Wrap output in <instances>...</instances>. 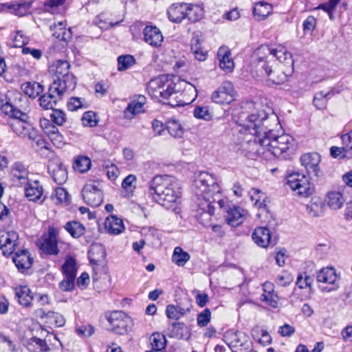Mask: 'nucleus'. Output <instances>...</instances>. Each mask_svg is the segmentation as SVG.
<instances>
[{"label": "nucleus", "instance_id": "obj_28", "mask_svg": "<svg viewBox=\"0 0 352 352\" xmlns=\"http://www.w3.org/2000/svg\"><path fill=\"white\" fill-rule=\"evenodd\" d=\"M105 257V250L101 245H94L89 251V262L94 266H98L101 263H104Z\"/></svg>", "mask_w": 352, "mask_h": 352}, {"label": "nucleus", "instance_id": "obj_47", "mask_svg": "<svg viewBox=\"0 0 352 352\" xmlns=\"http://www.w3.org/2000/svg\"><path fill=\"white\" fill-rule=\"evenodd\" d=\"M12 173L14 178L18 181H25L28 178V171L25 166L21 162H16L12 170Z\"/></svg>", "mask_w": 352, "mask_h": 352}, {"label": "nucleus", "instance_id": "obj_58", "mask_svg": "<svg viewBox=\"0 0 352 352\" xmlns=\"http://www.w3.org/2000/svg\"><path fill=\"white\" fill-rule=\"evenodd\" d=\"M194 116L198 119L204 120H210L212 118L208 107H197L194 109Z\"/></svg>", "mask_w": 352, "mask_h": 352}, {"label": "nucleus", "instance_id": "obj_45", "mask_svg": "<svg viewBox=\"0 0 352 352\" xmlns=\"http://www.w3.org/2000/svg\"><path fill=\"white\" fill-rule=\"evenodd\" d=\"M48 333V340H45V352H62L60 342L52 333Z\"/></svg>", "mask_w": 352, "mask_h": 352}, {"label": "nucleus", "instance_id": "obj_24", "mask_svg": "<svg viewBox=\"0 0 352 352\" xmlns=\"http://www.w3.org/2000/svg\"><path fill=\"white\" fill-rule=\"evenodd\" d=\"M94 271L92 280L94 288L98 292H106L109 289L111 283V276L106 272L99 275L96 272V267H94Z\"/></svg>", "mask_w": 352, "mask_h": 352}, {"label": "nucleus", "instance_id": "obj_38", "mask_svg": "<svg viewBox=\"0 0 352 352\" xmlns=\"http://www.w3.org/2000/svg\"><path fill=\"white\" fill-rule=\"evenodd\" d=\"M25 196L30 201L38 199L43 193L42 187L38 186V182L34 181L33 183H28L25 188Z\"/></svg>", "mask_w": 352, "mask_h": 352}, {"label": "nucleus", "instance_id": "obj_51", "mask_svg": "<svg viewBox=\"0 0 352 352\" xmlns=\"http://www.w3.org/2000/svg\"><path fill=\"white\" fill-rule=\"evenodd\" d=\"M30 6V3L21 1L19 2L12 4L10 6V8L16 15L23 16L27 13Z\"/></svg>", "mask_w": 352, "mask_h": 352}, {"label": "nucleus", "instance_id": "obj_29", "mask_svg": "<svg viewBox=\"0 0 352 352\" xmlns=\"http://www.w3.org/2000/svg\"><path fill=\"white\" fill-rule=\"evenodd\" d=\"M325 206L319 197H313L307 205V212L311 217H321L324 214Z\"/></svg>", "mask_w": 352, "mask_h": 352}, {"label": "nucleus", "instance_id": "obj_32", "mask_svg": "<svg viewBox=\"0 0 352 352\" xmlns=\"http://www.w3.org/2000/svg\"><path fill=\"white\" fill-rule=\"evenodd\" d=\"M345 201L343 195L338 191L329 192L327 195V205L333 210L340 209L343 206Z\"/></svg>", "mask_w": 352, "mask_h": 352}, {"label": "nucleus", "instance_id": "obj_15", "mask_svg": "<svg viewBox=\"0 0 352 352\" xmlns=\"http://www.w3.org/2000/svg\"><path fill=\"white\" fill-rule=\"evenodd\" d=\"M10 126L13 132L22 138L28 137L34 140L36 138V131L26 120H12Z\"/></svg>", "mask_w": 352, "mask_h": 352}, {"label": "nucleus", "instance_id": "obj_44", "mask_svg": "<svg viewBox=\"0 0 352 352\" xmlns=\"http://www.w3.org/2000/svg\"><path fill=\"white\" fill-rule=\"evenodd\" d=\"M45 135H47L52 143L59 147L62 142V135L57 131L56 127L51 124H45Z\"/></svg>", "mask_w": 352, "mask_h": 352}, {"label": "nucleus", "instance_id": "obj_46", "mask_svg": "<svg viewBox=\"0 0 352 352\" xmlns=\"http://www.w3.org/2000/svg\"><path fill=\"white\" fill-rule=\"evenodd\" d=\"M91 160L89 157L85 156L78 157L73 164V168L75 170L79 173H84L88 170L91 167Z\"/></svg>", "mask_w": 352, "mask_h": 352}, {"label": "nucleus", "instance_id": "obj_42", "mask_svg": "<svg viewBox=\"0 0 352 352\" xmlns=\"http://www.w3.org/2000/svg\"><path fill=\"white\" fill-rule=\"evenodd\" d=\"M168 133L174 138H182L184 134V129L182 124L175 119H169L166 123Z\"/></svg>", "mask_w": 352, "mask_h": 352}, {"label": "nucleus", "instance_id": "obj_57", "mask_svg": "<svg viewBox=\"0 0 352 352\" xmlns=\"http://www.w3.org/2000/svg\"><path fill=\"white\" fill-rule=\"evenodd\" d=\"M330 152L331 156L334 158L341 157L350 159L352 157V153H349L348 151H346L343 146H332L330 149Z\"/></svg>", "mask_w": 352, "mask_h": 352}, {"label": "nucleus", "instance_id": "obj_7", "mask_svg": "<svg viewBox=\"0 0 352 352\" xmlns=\"http://www.w3.org/2000/svg\"><path fill=\"white\" fill-rule=\"evenodd\" d=\"M107 319L111 330L116 334L124 335L131 330L132 320L123 311H112L107 316Z\"/></svg>", "mask_w": 352, "mask_h": 352}, {"label": "nucleus", "instance_id": "obj_3", "mask_svg": "<svg viewBox=\"0 0 352 352\" xmlns=\"http://www.w3.org/2000/svg\"><path fill=\"white\" fill-rule=\"evenodd\" d=\"M192 187L197 206L203 212L211 216L214 212V204L223 208L221 188L214 175L205 171L199 172L195 176Z\"/></svg>", "mask_w": 352, "mask_h": 352}, {"label": "nucleus", "instance_id": "obj_16", "mask_svg": "<svg viewBox=\"0 0 352 352\" xmlns=\"http://www.w3.org/2000/svg\"><path fill=\"white\" fill-rule=\"evenodd\" d=\"M19 235L14 231L2 234L0 237V249L3 255H10L13 253L18 241Z\"/></svg>", "mask_w": 352, "mask_h": 352}, {"label": "nucleus", "instance_id": "obj_50", "mask_svg": "<svg viewBox=\"0 0 352 352\" xmlns=\"http://www.w3.org/2000/svg\"><path fill=\"white\" fill-rule=\"evenodd\" d=\"M69 194L67 190L62 187H57L55 188L54 192L50 196V199L54 204H58L63 202H66L68 199Z\"/></svg>", "mask_w": 352, "mask_h": 352}, {"label": "nucleus", "instance_id": "obj_9", "mask_svg": "<svg viewBox=\"0 0 352 352\" xmlns=\"http://www.w3.org/2000/svg\"><path fill=\"white\" fill-rule=\"evenodd\" d=\"M287 184L292 190L296 192L300 196L307 197L312 193L308 179L299 173L290 174L287 177Z\"/></svg>", "mask_w": 352, "mask_h": 352}, {"label": "nucleus", "instance_id": "obj_8", "mask_svg": "<svg viewBox=\"0 0 352 352\" xmlns=\"http://www.w3.org/2000/svg\"><path fill=\"white\" fill-rule=\"evenodd\" d=\"M84 201L92 207L99 206L103 201V192L100 183L93 182L86 184L82 190Z\"/></svg>", "mask_w": 352, "mask_h": 352}, {"label": "nucleus", "instance_id": "obj_23", "mask_svg": "<svg viewBox=\"0 0 352 352\" xmlns=\"http://www.w3.org/2000/svg\"><path fill=\"white\" fill-rule=\"evenodd\" d=\"M146 98L139 95L136 99L130 102L124 111V116L126 119H132L135 115L143 112V107L146 103Z\"/></svg>", "mask_w": 352, "mask_h": 352}, {"label": "nucleus", "instance_id": "obj_33", "mask_svg": "<svg viewBox=\"0 0 352 352\" xmlns=\"http://www.w3.org/2000/svg\"><path fill=\"white\" fill-rule=\"evenodd\" d=\"M191 52L199 61H204L207 58L208 52L201 47L198 35L194 36L191 40Z\"/></svg>", "mask_w": 352, "mask_h": 352}, {"label": "nucleus", "instance_id": "obj_49", "mask_svg": "<svg viewBox=\"0 0 352 352\" xmlns=\"http://www.w3.org/2000/svg\"><path fill=\"white\" fill-rule=\"evenodd\" d=\"M135 58L129 54L121 55L118 58V70L125 71L135 65Z\"/></svg>", "mask_w": 352, "mask_h": 352}, {"label": "nucleus", "instance_id": "obj_61", "mask_svg": "<svg viewBox=\"0 0 352 352\" xmlns=\"http://www.w3.org/2000/svg\"><path fill=\"white\" fill-rule=\"evenodd\" d=\"M0 352H16L12 342L5 337H0Z\"/></svg>", "mask_w": 352, "mask_h": 352}, {"label": "nucleus", "instance_id": "obj_52", "mask_svg": "<svg viewBox=\"0 0 352 352\" xmlns=\"http://www.w3.org/2000/svg\"><path fill=\"white\" fill-rule=\"evenodd\" d=\"M329 92L324 93L323 91L317 92L314 98L313 103L314 105L318 109H324L327 107V96Z\"/></svg>", "mask_w": 352, "mask_h": 352}, {"label": "nucleus", "instance_id": "obj_6", "mask_svg": "<svg viewBox=\"0 0 352 352\" xmlns=\"http://www.w3.org/2000/svg\"><path fill=\"white\" fill-rule=\"evenodd\" d=\"M148 94L158 100H168L166 102L171 107L184 106L186 103L182 100H175L177 98L179 89L173 81L164 80L163 78H155L151 80L146 86Z\"/></svg>", "mask_w": 352, "mask_h": 352}, {"label": "nucleus", "instance_id": "obj_37", "mask_svg": "<svg viewBox=\"0 0 352 352\" xmlns=\"http://www.w3.org/2000/svg\"><path fill=\"white\" fill-rule=\"evenodd\" d=\"M190 256L187 252L184 251L181 247H175L172 255V261L179 267L184 266L186 263L190 260Z\"/></svg>", "mask_w": 352, "mask_h": 352}, {"label": "nucleus", "instance_id": "obj_40", "mask_svg": "<svg viewBox=\"0 0 352 352\" xmlns=\"http://www.w3.org/2000/svg\"><path fill=\"white\" fill-rule=\"evenodd\" d=\"M21 89L23 92L30 98H36L43 91V85L38 82H25L22 85Z\"/></svg>", "mask_w": 352, "mask_h": 352}, {"label": "nucleus", "instance_id": "obj_39", "mask_svg": "<svg viewBox=\"0 0 352 352\" xmlns=\"http://www.w3.org/2000/svg\"><path fill=\"white\" fill-rule=\"evenodd\" d=\"M65 322L64 317L59 313L49 311L45 314V324H47L50 328L63 327Z\"/></svg>", "mask_w": 352, "mask_h": 352}, {"label": "nucleus", "instance_id": "obj_30", "mask_svg": "<svg viewBox=\"0 0 352 352\" xmlns=\"http://www.w3.org/2000/svg\"><path fill=\"white\" fill-rule=\"evenodd\" d=\"M189 307H184L180 305H168L166 308V315L168 318L178 320L190 312Z\"/></svg>", "mask_w": 352, "mask_h": 352}, {"label": "nucleus", "instance_id": "obj_13", "mask_svg": "<svg viewBox=\"0 0 352 352\" xmlns=\"http://www.w3.org/2000/svg\"><path fill=\"white\" fill-rule=\"evenodd\" d=\"M320 155L316 152L304 154L300 157L302 166L305 167L307 174L311 177L318 178L319 177L320 173Z\"/></svg>", "mask_w": 352, "mask_h": 352}, {"label": "nucleus", "instance_id": "obj_1", "mask_svg": "<svg viewBox=\"0 0 352 352\" xmlns=\"http://www.w3.org/2000/svg\"><path fill=\"white\" fill-rule=\"evenodd\" d=\"M267 110L258 109L245 120H241L240 131L252 135V138L248 140L243 146L248 150L252 157L270 151L276 157L288 159L294 151V139L287 133L278 135L271 129L272 125H278V117L271 109L267 108Z\"/></svg>", "mask_w": 352, "mask_h": 352}, {"label": "nucleus", "instance_id": "obj_4", "mask_svg": "<svg viewBox=\"0 0 352 352\" xmlns=\"http://www.w3.org/2000/svg\"><path fill=\"white\" fill-rule=\"evenodd\" d=\"M148 191L155 202L168 209L182 196L179 180L168 175L153 177L149 182Z\"/></svg>", "mask_w": 352, "mask_h": 352}, {"label": "nucleus", "instance_id": "obj_31", "mask_svg": "<svg viewBox=\"0 0 352 352\" xmlns=\"http://www.w3.org/2000/svg\"><path fill=\"white\" fill-rule=\"evenodd\" d=\"M50 30L52 36L60 41H67L72 36L70 29H66L61 22H59L57 25H50Z\"/></svg>", "mask_w": 352, "mask_h": 352}, {"label": "nucleus", "instance_id": "obj_14", "mask_svg": "<svg viewBox=\"0 0 352 352\" xmlns=\"http://www.w3.org/2000/svg\"><path fill=\"white\" fill-rule=\"evenodd\" d=\"M316 279L318 282L333 285L331 288H324L323 292H330L337 289L339 286L337 285V274L333 267H324L317 272Z\"/></svg>", "mask_w": 352, "mask_h": 352}, {"label": "nucleus", "instance_id": "obj_35", "mask_svg": "<svg viewBox=\"0 0 352 352\" xmlns=\"http://www.w3.org/2000/svg\"><path fill=\"white\" fill-rule=\"evenodd\" d=\"M15 294L19 302L25 307L29 306L30 302L33 300L30 289L26 286L16 287Z\"/></svg>", "mask_w": 352, "mask_h": 352}, {"label": "nucleus", "instance_id": "obj_10", "mask_svg": "<svg viewBox=\"0 0 352 352\" xmlns=\"http://www.w3.org/2000/svg\"><path fill=\"white\" fill-rule=\"evenodd\" d=\"M194 9L199 8L187 3H173L167 10L168 19L173 23H181L184 19L192 20L190 13Z\"/></svg>", "mask_w": 352, "mask_h": 352}, {"label": "nucleus", "instance_id": "obj_41", "mask_svg": "<svg viewBox=\"0 0 352 352\" xmlns=\"http://www.w3.org/2000/svg\"><path fill=\"white\" fill-rule=\"evenodd\" d=\"M62 272L65 277L76 278L77 272L76 260L72 257H67L62 266Z\"/></svg>", "mask_w": 352, "mask_h": 352}, {"label": "nucleus", "instance_id": "obj_26", "mask_svg": "<svg viewBox=\"0 0 352 352\" xmlns=\"http://www.w3.org/2000/svg\"><path fill=\"white\" fill-rule=\"evenodd\" d=\"M50 100L45 103V109H50L49 113H45V115L49 116L50 118L51 121L57 124V125H62L66 120L65 119V115L64 112L60 109H54V107L56 104L57 102L59 100H58L54 104V99L49 98Z\"/></svg>", "mask_w": 352, "mask_h": 352}, {"label": "nucleus", "instance_id": "obj_11", "mask_svg": "<svg viewBox=\"0 0 352 352\" xmlns=\"http://www.w3.org/2000/svg\"><path fill=\"white\" fill-rule=\"evenodd\" d=\"M47 170L53 181L58 185L63 184L67 179V172L66 168L62 164L57 157H54L50 153Z\"/></svg>", "mask_w": 352, "mask_h": 352}, {"label": "nucleus", "instance_id": "obj_18", "mask_svg": "<svg viewBox=\"0 0 352 352\" xmlns=\"http://www.w3.org/2000/svg\"><path fill=\"white\" fill-rule=\"evenodd\" d=\"M104 231L111 235H118L124 230V226L122 219L116 215H111L106 218Z\"/></svg>", "mask_w": 352, "mask_h": 352}, {"label": "nucleus", "instance_id": "obj_63", "mask_svg": "<svg viewBox=\"0 0 352 352\" xmlns=\"http://www.w3.org/2000/svg\"><path fill=\"white\" fill-rule=\"evenodd\" d=\"M342 146L348 153H352V131L344 134L341 137Z\"/></svg>", "mask_w": 352, "mask_h": 352}, {"label": "nucleus", "instance_id": "obj_59", "mask_svg": "<svg viewBox=\"0 0 352 352\" xmlns=\"http://www.w3.org/2000/svg\"><path fill=\"white\" fill-rule=\"evenodd\" d=\"M6 108L10 109V116L13 118V120H27V114L23 113L21 110L15 108L11 104L7 102Z\"/></svg>", "mask_w": 352, "mask_h": 352}, {"label": "nucleus", "instance_id": "obj_62", "mask_svg": "<svg viewBox=\"0 0 352 352\" xmlns=\"http://www.w3.org/2000/svg\"><path fill=\"white\" fill-rule=\"evenodd\" d=\"M82 99L81 98L73 97L69 99L67 102V108L71 111H77L82 108Z\"/></svg>", "mask_w": 352, "mask_h": 352}, {"label": "nucleus", "instance_id": "obj_27", "mask_svg": "<svg viewBox=\"0 0 352 352\" xmlns=\"http://www.w3.org/2000/svg\"><path fill=\"white\" fill-rule=\"evenodd\" d=\"M252 239L257 245L261 248L267 247L271 239L269 229L265 227L256 228L252 234Z\"/></svg>", "mask_w": 352, "mask_h": 352}, {"label": "nucleus", "instance_id": "obj_54", "mask_svg": "<svg viewBox=\"0 0 352 352\" xmlns=\"http://www.w3.org/2000/svg\"><path fill=\"white\" fill-rule=\"evenodd\" d=\"M82 124L85 126L93 127L97 125L96 115L93 111H87L83 113L81 118Z\"/></svg>", "mask_w": 352, "mask_h": 352}, {"label": "nucleus", "instance_id": "obj_64", "mask_svg": "<svg viewBox=\"0 0 352 352\" xmlns=\"http://www.w3.org/2000/svg\"><path fill=\"white\" fill-rule=\"evenodd\" d=\"M29 41L28 38L23 33L22 31H16L14 37V43L15 47H22L26 45Z\"/></svg>", "mask_w": 352, "mask_h": 352}, {"label": "nucleus", "instance_id": "obj_60", "mask_svg": "<svg viewBox=\"0 0 352 352\" xmlns=\"http://www.w3.org/2000/svg\"><path fill=\"white\" fill-rule=\"evenodd\" d=\"M66 0H48L45 3V12L52 14L58 12V8L64 4Z\"/></svg>", "mask_w": 352, "mask_h": 352}, {"label": "nucleus", "instance_id": "obj_53", "mask_svg": "<svg viewBox=\"0 0 352 352\" xmlns=\"http://www.w3.org/2000/svg\"><path fill=\"white\" fill-rule=\"evenodd\" d=\"M44 342L36 336L32 337L28 342V348L32 352H43Z\"/></svg>", "mask_w": 352, "mask_h": 352}, {"label": "nucleus", "instance_id": "obj_43", "mask_svg": "<svg viewBox=\"0 0 352 352\" xmlns=\"http://www.w3.org/2000/svg\"><path fill=\"white\" fill-rule=\"evenodd\" d=\"M65 228L74 238H78L85 232L83 225L77 221L67 223Z\"/></svg>", "mask_w": 352, "mask_h": 352}, {"label": "nucleus", "instance_id": "obj_55", "mask_svg": "<svg viewBox=\"0 0 352 352\" xmlns=\"http://www.w3.org/2000/svg\"><path fill=\"white\" fill-rule=\"evenodd\" d=\"M95 329L91 324H84L75 327V332L78 336L83 338L90 337L94 334Z\"/></svg>", "mask_w": 352, "mask_h": 352}, {"label": "nucleus", "instance_id": "obj_19", "mask_svg": "<svg viewBox=\"0 0 352 352\" xmlns=\"http://www.w3.org/2000/svg\"><path fill=\"white\" fill-rule=\"evenodd\" d=\"M144 41L149 45L159 47L163 41V36L160 30L155 26H146L144 29Z\"/></svg>", "mask_w": 352, "mask_h": 352}, {"label": "nucleus", "instance_id": "obj_12", "mask_svg": "<svg viewBox=\"0 0 352 352\" xmlns=\"http://www.w3.org/2000/svg\"><path fill=\"white\" fill-rule=\"evenodd\" d=\"M212 100L217 104H228L235 99V91L232 84L229 81L223 82L211 96Z\"/></svg>", "mask_w": 352, "mask_h": 352}, {"label": "nucleus", "instance_id": "obj_22", "mask_svg": "<svg viewBox=\"0 0 352 352\" xmlns=\"http://www.w3.org/2000/svg\"><path fill=\"white\" fill-rule=\"evenodd\" d=\"M190 335L189 328L183 322H173L168 329V336L177 340H188Z\"/></svg>", "mask_w": 352, "mask_h": 352}, {"label": "nucleus", "instance_id": "obj_34", "mask_svg": "<svg viewBox=\"0 0 352 352\" xmlns=\"http://www.w3.org/2000/svg\"><path fill=\"white\" fill-rule=\"evenodd\" d=\"M250 194L251 200L254 202V206L258 209H263L265 211L267 207V197L265 193L258 189L252 188L250 190Z\"/></svg>", "mask_w": 352, "mask_h": 352}, {"label": "nucleus", "instance_id": "obj_48", "mask_svg": "<svg viewBox=\"0 0 352 352\" xmlns=\"http://www.w3.org/2000/svg\"><path fill=\"white\" fill-rule=\"evenodd\" d=\"M151 344L154 351H160L163 350L166 344V340L164 335L155 333L151 338Z\"/></svg>", "mask_w": 352, "mask_h": 352}, {"label": "nucleus", "instance_id": "obj_25", "mask_svg": "<svg viewBox=\"0 0 352 352\" xmlns=\"http://www.w3.org/2000/svg\"><path fill=\"white\" fill-rule=\"evenodd\" d=\"M219 67L226 72H232L234 64L231 58V52L227 47H221L217 52Z\"/></svg>", "mask_w": 352, "mask_h": 352}, {"label": "nucleus", "instance_id": "obj_56", "mask_svg": "<svg viewBox=\"0 0 352 352\" xmlns=\"http://www.w3.org/2000/svg\"><path fill=\"white\" fill-rule=\"evenodd\" d=\"M211 319V312L209 309H205L202 312L198 314L197 321L200 327H204L210 322Z\"/></svg>", "mask_w": 352, "mask_h": 352}, {"label": "nucleus", "instance_id": "obj_21", "mask_svg": "<svg viewBox=\"0 0 352 352\" xmlns=\"http://www.w3.org/2000/svg\"><path fill=\"white\" fill-rule=\"evenodd\" d=\"M58 235V229L50 226L48 228L47 237L45 238V254L57 255L59 253Z\"/></svg>", "mask_w": 352, "mask_h": 352}, {"label": "nucleus", "instance_id": "obj_20", "mask_svg": "<svg viewBox=\"0 0 352 352\" xmlns=\"http://www.w3.org/2000/svg\"><path fill=\"white\" fill-rule=\"evenodd\" d=\"M244 210L236 206L229 207L225 214V219L228 224L232 227H236L241 224L244 220Z\"/></svg>", "mask_w": 352, "mask_h": 352}, {"label": "nucleus", "instance_id": "obj_17", "mask_svg": "<svg viewBox=\"0 0 352 352\" xmlns=\"http://www.w3.org/2000/svg\"><path fill=\"white\" fill-rule=\"evenodd\" d=\"M12 260L19 272L23 274L27 272V271L32 267L33 263V258L31 257L29 252L26 250L16 252L13 256Z\"/></svg>", "mask_w": 352, "mask_h": 352}, {"label": "nucleus", "instance_id": "obj_2", "mask_svg": "<svg viewBox=\"0 0 352 352\" xmlns=\"http://www.w3.org/2000/svg\"><path fill=\"white\" fill-rule=\"evenodd\" d=\"M253 73L257 78H267L274 84L285 82L294 72L292 55L279 46L273 48L262 45L253 56Z\"/></svg>", "mask_w": 352, "mask_h": 352}, {"label": "nucleus", "instance_id": "obj_36", "mask_svg": "<svg viewBox=\"0 0 352 352\" xmlns=\"http://www.w3.org/2000/svg\"><path fill=\"white\" fill-rule=\"evenodd\" d=\"M272 8L270 4L258 2L256 3L254 8L253 14L256 20L261 21L267 16L272 12Z\"/></svg>", "mask_w": 352, "mask_h": 352}, {"label": "nucleus", "instance_id": "obj_5", "mask_svg": "<svg viewBox=\"0 0 352 352\" xmlns=\"http://www.w3.org/2000/svg\"><path fill=\"white\" fill-rule=\"evenodd\" d=\"M69 64L66 60H58L51 70L57 76L50 85L47 92V98L54 99V104L60 100L63 94L68 89L73 90L76 80L73 74H69Z\"/></svg>", "mask_w": 352, "mask_h": 352}]
</instances>
